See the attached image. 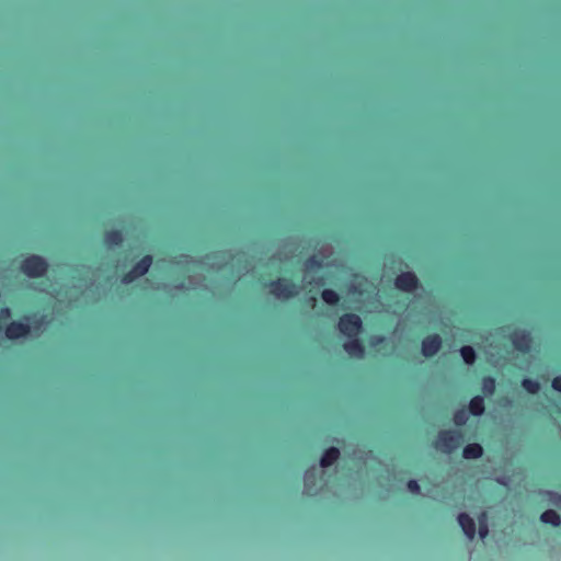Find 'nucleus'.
<instances>
[{
  "instance_id": "f257e3e1",
  "label": "nucleus",
  "mask_w": 561,
  "mask_h": 561,
  "mask_svg": "<svg viewBox=\"0 0 561 561\" xmlns=\"http://www.w3.org/2000/svg\"><path fill=\"white\" fill-rule=\"evenodd\" d=\"M463 435L460 431L442 430L434 440V447L440 453L450 455L461 445Z\"/></svg>"
},
{
  "instance_id": "f03ea898",
  "label": "nucleus",
  "mask_w": 561,
  "mask_h": 561,
  "mask_svg": "<svg viewBox=\"0 0 561 561\" xmlns=\"http://www.w3.org/2000/svg\"><path fill=\"white\" fill-rule=\"evenodd\" d=\"M21 271L27 277L39 278L48 271V263L44 257L33 254L21 262Z\"/></svg>"
},
{
  "instance_id": "7ed1b4c3",
  "label": "nucleus",
  "mask_w": 561,
  "mask_h": 561,
  "mask_svg": "<svg viewBox=\"0 0 561 561\" xmlns=\"http://www.w3.org/2000/svg\"><path fill=\"white\" fill-rule=\"evenodd\" d=\"M268 286L270 293L277 298L290 299L299 294L298 285L287 278L272 280Z\"/></svg>"
},
{
  "instance_id": "20e7f679",
  "label": "nucleus",
  "mask_w": 561,
  "mask_h": 561,
  "mask_svg": "<svg viewBox=\"0 0 561 561\" xmlns=\"http://www.w3.org/2000/svg\"><path fill=\"white\" fill-rule=\"evenodd\" d=\"M339 331L346 337H356L363 331V321L358 314L344 313L339 320Z\"/></svg>"
},
{
  "instance_id": "39448f33",
  "label": "nucleus",
  "mask_w": 561,
  "mask_h": 561,
  "mask_svg": "<svg viewBox=\"0 0 561 561\" xmlns=\"http://www.w3.org/2000/svg\"><path fill=\"white\" fill-rule=\"evenodd\" d=\"M397 289L404 293H413L420 287V280L413 272H402L394 279Z\"/></svg>"
},
{
  "instance_id": "423d86ee",
  "label": "nucleus",
  "mask_w": 561,
  "mask_h": 561,
  "mask_svg": "<svg viewBox=\"0 0 561 561\" xmlns=\"http://www.w3.org/2000/svg\"><path fill=\"white\" fill-rule=\"evenodd\" d=\"M510 340L513 346L520 353H528L531 348L533 339L526 330L515 329L511 333Z\"/></svg>"
},
{
  "instance_id": "0eeeda50",
  "label": "nucleus",
  "mask_w": 561,
  "mask_h": 561,
  "mask_svg": "<svg viewBox=\"0 0 561 561\" xmlns=\"http://www.w3.org/2000/svg\"><path fill=\"white\" fill-rule=\"evenodd\" d=\"M30 324L23 321H12L4 329V334L10 341L25 337L30 334Z\"/></svg>"
},
{
  "instance_id": "6e6552de",
  "label": "nucleus",
  "mask_w": 561,
  "mask_h": 561,
  "mask_svg": "<svg viewBox=\"0 0 561 561\" xmlns=\"http://www.w3.org/2000/svg\"><path fill=\"white\" fill-rule=\"evenodd\" d=\"M442 344H443V341L438 334H436V333L428 334L422 340V345H421L422 354L425 357L431 358L439 352Z\"/></svg>"
},
{
  "instance_id": "1a4fd4ad",
  "label": "nucleus",
  "mask_w": 561,
  "mask_h": 561,
  "mask_svg": "<svg viewBox=\"0 0 561 561\" xmlns=\"http://www.w3.org/2000/svg\"><path fill=\"white\" fill-rule=\"evenodd\" d=\"M348 340L343 344L344 351L352 357L363 358L365 355V346L363 342L356 337H347Z\"/></svg>"
},
{
  "instance_id": "9d476101",
  "label": "nucleus",
  "mask_w": 561,
  "mask_h": 561,
  "mask_svg": "<svg viewBox=\"0 0 561 561\" xmlns=\"http://www.w3.org/2000/svg\"><path fill=\"white\" fill-rule=\"evenodd\" d=\"M458 523L467 538L472 540L477 533L473 518H471L467 513H460L458 515Z\"/></svg>"
},
{
  "instance_id": "9b49d317",
  "label": "nucleus",
  "mask_w": 561,
  "mask_h": 561,
  "mask_svg": "<svg viewBox=\"0 0 561 561\" xmlns=\"http://www.w3.org/2000/svg\"><path fill=\"white\" fill-rule=\"evenodd\" d=\"M152 264V256L150 254L144 255L133 267V273L138 277L146 275Z\"/></svg>"
},
{
  "instance_id": "f8f14e48",
  "label": "nucleus",
  "mask_w": 561,
  "mask_h": 561,
  "mask_svg": "<svg viewBox=\"0 0 561 561\" xmlns=\"http://www.w3.org/2000/svg\"><path fill=\"white\" fill-rule=\"evenodd\" d=\"M483 455V447L479 443H471L463 447L462 457L465 459H479Z\"/></svg>"
},
{
  "instance_id": "ddd939ff",
  "label": "nucleus",
  "mask_w": 561,
  "mask_h": 561,
  "mask_svg": "<svg viewBox=\"0 0 561 561\" xmlns=\"http://www.w3.org/2000/svg\"><path fill=\"white\" fill-rule=\"evenodd\" d=\"M340 458V450L336 447L325 449L320 459V466L323 468L332 466Z\"/></svg>"
},
{
  "instance_id": "4468645a",
  "label": "nucleus",
  "mask_w": 561,
  "mask_h": 561,
  "mask_svg": "<svg viewBox=\"0 0 561 561\" xmlns=\"http://www.w3.org/2000/svg\"><path fill=\"white\" fill-rule=\"evenodd\" d=\"M485 411L484 399L481 396H474L468 405V412L473 416H481Z\"/></svg>"
},
{
  "instance_id": "2eb2a0df",
  "label": "nucleus",
  "mask_w": 561,
  "mask_h": 561,
  "mask_svg": "<svg viewBox=\"0 0 561 561\" xmlns=\"http://www.w3.org/2000/svg\"><path fill=\"white\" fill-rule=\"evenodd\" d=\"M124 236L123 232L118 229L107 230L104 233V242L108 245L118 247L123 243Z\"/></svg>"
},
{
  "instance_id": "dca6fc26",
  "label": "nucleus",
  "mask_w": 561,
  "mask_h": 561,
  "mask_svg": "<svg viewBox=\"0 0 561 561\" xmlns=\"http://www.w3.org/2000/svg\"><path fill=\"white\" fill-rule=\"evenodd\" d=\"M540 520L545 524H549L551 526L558 527L561 525V517L560 515L553 511V510H546L540 515Z\"/></svg>"
},
{
  "instance_id": "f3484780",
  "label": "nucleus",
  "mask_w": 561,
  "mask_h": 561,
  "mask_svg": "<svg viewBox=\"0 0 561 561\" xmlns=\"http://www.w3.org/2000/svg\"><path fill=\"white\" fill-rule=\"evenodd\" d=\"M481 389L485 396H492L496 389V380L492 376H484L481 381Z\"/></svg>"
},
{
  "instance_id": "a211bd4d",
  "label": "nucleus",
  "mask_w": 561,
  "mask_h": 561,
  "mask_svg": "<svg viewBox=\"0 0 561 561\" xmlns=\"http://www.w3.org/2000/svg\"><path fill=\"white\" fill-rule=\"evenodd\" d=\"M323 301L330 306H336L340 302V295L333 289H323L321 293Z\"/></svg>"
},
{
  "instance_id": "6ab92c4d",
  "label": "nucleus",
  "mask_w": 561,
  "mask_h": 561,
  "mask_svg": "<svg viewBox=\"0 0 561 561\" xmlns=\"http://www.w3.org/2000/svg\"><path fill=\"white\" fill-rule=\"evenodd\" d=\"M460 355L467 365H473L477 359V354L473 347L465 345L460 348Z\"/></svg>"
},
{
  "instance_id": "aec40b11",
  "label": "nucleus",
  "mask_w": 561,
  "mask_h": 561,
  "mask_svg": "<svg viewBox=\"0 0 561 561\" xmlns=\"http://www.w3.org/2000/svg\"><path fill=\"white\" fill-rule=\"evenodd\" d=\"M468 411L465 408L458 409L454 412L453 421L456 426L462 427L468 421Z\"/></svg>"
},
{
  "instance_id": "412c9836",
  "label": "nucleus",
  "mask_w": 561,
  "mask_h": 561,
  "mask_svg": "<svg viewBox=\"0 0 561 561\" xmlns=\"http://www.w3.org/2000/svg\"><path fill=\"white\" fill-rule=\"evenodd\" d=\"M522 387L529 393V394H537L540 390V383L537 380L530 379V378H524L522 380Z\"/></svg>"
},
{
  "instance_id": "4be33fe9",
  "label": "nucleus",
  "mask_w": 561,
  "mask_h": 561,
  "mask_svg": "<svg viewBox=\"0 0 561 561\" xmlns=\"http://www.w3.org/2000/svg\"><path fill=\"white\" fill-rule=\"evenodd\" d=\"M305 484L308 491L312 490L316 486V480H317V469L310 468L305 471Z\"/></svg>"
},
{
  "instance_id": "5701e85b",
  "label": "nucleus",
  "mask_w": 561,
  "mask_h": 561,
  "mask_svg": "<svg viewBox=\"0 0 561 561\" xmlns=\"http://www.w3.org/2000/svg\"><path fill=\"white\" fill-rule=\"evenodd\" d=\"M486 519V513L482 512V514L479 516V535L481 539L486 538V536L489 535V526Z\"/></svg>"
},
{
  "instance_id": "b1692460",
  "label": "nucleus",
  "mask_w": 561,
  "mask_h": 561,
  "mask_svg": "<svg viewBox=\"0 0 561 561\" xmlns=\"http://www.w3.org/2000/svg\"><path fill=\"white\" fill-rule=\"evenodd\" d=\"M322 259L317 255H311L306 260L305 265L310 270H320L322 267Z\"/></svg>"
},
{
  "instance_id": "393cba45",
  "label": "nucleus",
  "mask_w": 561,
  "mask_h": 561,
  "mask_svg": "<svg viewBox=\"0 0 561 561\" xmlns=\"http://www.w3.org/2000/svg\"><path fill=\"white\" fill-rule=\"evenodd\" d=\"M407 486L409 491L413 494H420L421 493V486L416 480H409L407 483Z\"/></svg>"
},
{
  "instance_id": "a878e982",
  "label": "nucleus",
  "mask_w": 561,
  "mask_h": 561,
  "mask_svg": "<svg viewBox=\"0 0 561 561\" xmlns=\"http://www.w3.org/2000/svg\"><path fill=\"white\" fill-rule=\"evenodd\" d=\"M137 278H138V276L135 273H133V270H130V271H128L127 273H125L123 275L122 282L124 284H130V283H133Z\"/></svg>"
},
{
  "instance_id": "bb28decb",
  "label": "nucleus",
  "mask_w": 561,
  "mask_h": 561,
  "mask_svg": "<svg viewBox=\"0 0 561 561\" xmlns=\"http://www.w3.org/2000/svg\"><path fill=\"white\" fill-rule=\"evenodd\" d=\"M12 312L9 307L0 308V322L8 320L11 317Z\"/></svg>"
},
{
  "instance_id": "cd10ccee",
  "label": "nucleus",
  "mask_w": 561,
  "mask_h": 561,
  "mask_svg": "<svg viewBox=\"0 0 561 561\" xmlns=\"http://www.w3.org/2000/svg\"><path fill=\"white\" fill-rule=\"evenodd\" d=\"M551 387L558 391L561 392V376H557L551 381Z\"/></svg>"
}]
</instances>
